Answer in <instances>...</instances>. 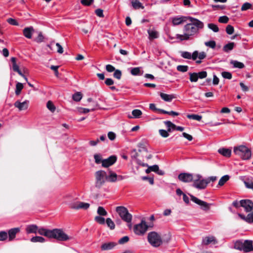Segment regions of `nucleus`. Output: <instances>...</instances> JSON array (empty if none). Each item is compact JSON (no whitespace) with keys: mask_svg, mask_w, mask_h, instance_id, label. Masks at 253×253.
Returning a JSON list of instances; mask_svg holds the SVG:
<instances>
[{"mask_svg":"<svg viewBox=\"0 0 253 253\" xmlns=\"http://www.w3.org/2000/svg\"><path fill=\"white\" fill-rule=\"evenodd\" d=\"M94 158L95 160V162L96 164H102V159L101 158V156L100 154H96L94 155Z\"/></svg>","mask_w":253,"mask_h":253,"instance_id":"obj_55","label":"nucleus"},{"mask_svg":"<svg viewBox=\"0 0 253 253\" xmlns=\"http://www.w3.org/2000/svg\"><path fill=\"white\" fill-rule=\"evenodd\" d=\"M147 239L149 244L154 247H158L163 243L161 236L155 231L150 232L148 234Z\"/></svg>","mask_w":253,"mask_h":253,"instance_id":"obj_3","label":"nucleus"},{"mask_svg":"<svg viewBox=\"0 0 253 253\" xmlns=\"http://www.w3.org/2000/svg\"><path fill=\"white\" fill-rule=\"evenodd\" d=\"M25 230L27 234H37L38 230V226L35 224L28 225L26 227Z\"/></svg>","mask_w":253,"mask_h":253,"instance_id":"obj_19","label":"nucleus"},{"mask_svg":"<svg viewBox=\"0 0 253 253\" xmlns=\"http://www.w3.org/2000/svg\"><path fill=\"white\" fill-rule=\"evenodd\" d=\"M159 110L161 113L165 114H168V115H172V116H178L179 115V113H178L176 112H174L173 111L168 112V111H165V110H162V109H159Z\"/></svg>","mask_w":253,"mask_h":253,"instance_id":"obj_51","label":"nucleus"},{"mask_svg":"<svg viewBox=\"0 0 253 253\" xmlns=\"http://www.w3.org/2000/svg\"><path fill=\"white\" fill-rule=\"evenodd\" d=\"M35 32V30L32 26L26 27L23 30L24 36L27 39H31L32 34Z\"/></svg>","mask_w":253,"mask_h":253,"instance_id":"obj_18","label":"nucleus"},{"mask_svg":"<svg viewBox=\"0 0 253 253\" xmlns=\"http://www.w3.org/2000/svg\"><path fill=\"white\" fill-rule=\"evenodd\" d=\"M72 98L75 101H80L82 98V93L80 92H78L74 94L72 96Z\"/></svg>","mask_w":253,"mask_h":253,"instance_id":"obj_42","label":"nucleus"},{"mask_svg":"<svg viewBox=\"0 0 253 253\" xmlns=\"http://www.w3.org/2000/svg\"><path fill=\"white\" fill-rule=\"evenodd\" d=\"M50 238L55 239L60 241H66L71 239L67 234H66L61 229H53L51 230Z\"/></svg>","mask_w":253,"mask_h":253,"instance_id":"obj_4","label":"nucleus"},{"mask_svg":"<svg viewBox=\"0 0 253 253\" xmlns=\"http://www.w3.org/2000/svg\"><path fill=\"white\" fill-rule=\"evenodd\" d=\"M249 9H253V8H252V4L249 3V2H245L244 3L242 6V7H241V10L242 11H245V10H247Z\"/></svg>","mask_w":253,"mask_h":253,"instance_id":"obj_48","label":"nucleus"},{"mask_svg":"<svg viewBox=\"0 0 253 253\" xmlns=\"http://www.w3.org/2000/svg\"><path fill=\"white\" fill-rule=\"evenodd\" d=\"M94 0H81V3L84 6H89L93 2Z\"/></svg>","mask_w":253,"mask_h":253,"instance_id":"obj_59","label":"nucleus"},{"mask_svg":"<svg viewBox=\"0 0 253 253\" xmlns=\"http://www.w3.org/2000/svg\"><path fill=\"white\" fill-rule=\"evenodd\" d=\"M148 33L149 34V38L150 40L157 39L159 37V33L154 30H148Z\"/></svg>","mask_w":253,"mask_h":253,"instance_id":"obj_27","label":"nucleus"},{"mask_svg":"<svg viewBox=\"0 0 253 253\" xmlns=\"http://www.w3.org/2000/svg\"><path fill=\"white\" fill-rule=\"evenodd\" d=\"M191 200L196 204L200 205L204 210H209L210 208L209 204L206 202L202 201L193 195H190Z\"/></svg>","mask_w":253,"mask_h":253,"instance_id":"obj_12","label":"nucleus"},{"mask_svg":"<svg viewBox=\"0 0 253 253\" xmlns=\"http://www.w3.org/2000/svg\"><path fill=\"white\" fill-rule=\"evenodd\" d=\"M131 3L132 7L135 9L144 8L142 4L138 0H131Z\"/></svg>","mask_w":253,"mask_h":253,"instance_id":"obj_26","label":"nucleus"},{"mask_svg":"<svg viewBox=\"0 0 253 253\" xmlns=\"http://www.w3.org/2000/svg\"><path fill=\"white\" fill-rule=\"evenodd\" d=\"M20 229L19 227L13 228L9 229L7 233L9 241H11L14 240L16 237V235L20 232Z\"/></svg>","mask_w":253,"mask_h":253,"instance_id":"obj_16","label":"nucleus"},{"mask_svg":"<svg viewBox=\"0 0 253 253\" xmlns=\"http://www.w3.org/2000/svg\"><path fill=\"white\" fill-rule=\"evenodd\" d=\"M106 222L107 225V226L109 228H110V229L111 230H113L115 229V223L111 218H107L106 220Z\"/></svg>","mask_w":253,"mask_h":253,"instance_id":"obj_37","label":"nucleus"},{"mask_svg":"<svg viewBox=\"0 0 253 253\" xmlns=\"http://www.w3.org/2000/svg\"><path fill=\"white\" fill-rule=\"evenodd\" d=\"M176 69L179 72H185L188 70V67L185 65H178Z\"/></svg>","mask_w":253,"mask_h":253,"instance_id":"obj_52","label":"nucleus"},{"mask_svg":"<svg viewBox=\"0 0 253 253\" xmlns=\"http://www.w3.org/2000/svg\"><path fill=\"white\" fill-rule=\"evenodd\" d=\"M106 70L107 72L110 73L116 70L115 67L110 64H108L106 66Z\"/></svg>","mask_w":253,"mask_h":253,"instance_id":"obj_63","label":"nucleus"},{"mask_svg":"<svg viewBox=\"0 0 253 253\" xmlns=\"http://www.w3.org/2000/svg\"><path fill=\"white\" fill-rule=\"evenodd\" d=\"M229 179V176L228 175H225L222 176L219 180L218 185L222 186Z\"/></svg>","mask_w":253,"mask_h":253,"instance_id":"obj_40","label":"nucleus"},{"mask_svg":"<svg viewBox=\"0 0 253 253\" xmlns=\"http://www.w3.org/2000/svg\"><path fill=\"white\" fill-rule=\"evenodd\" d=\"M229 21V18L226 16L219 17L218 22L221 23H227Z\"/></svg>","mask_w":253,"mask_h":253,"instance_id":"obj_56","label":"nucleus"},{"mask_svg":"<svg viewBox=\"0 0 253 253\" xmlns=\"http://www.w3.org/2000/svg\"><path fill=\"white\" fill-rule=\"evenodd\" d=\"M198 51L196 50L191 54L190 52L188 51H183L181 52V56L185 59H192L193 60H196L198 57Z\"/></svg>","mask_w":253,"mask_h":253,"instance_id":"obj_14","label":"nucleus"},{"mask_svg":"<svg viewBox=\"0 0 253 253\" xmlns=\"http://www.w3.org/2000/svg\"><path fill=\"white\" fill-rule=\"evenodd\" d=\"M192 186L198 189H204L207 186V182L200 174H196L193 180Z\"/></svg>","mask_w":253,"mask_h":253,"instance_id":"obj_7","label":"nucleus"},{"mask_svg":"<svg viewBox=\"0 0 253 253\" xmlns=\"http://www.w3.org/2000/svg\"><path fill=\"white\" fill-rule=\"evenodd\" d=\"M240 206L244 208L247 212L251 211L253 209V202L248 199L240 201Z\"/></svg>","mask_w":253,"mask_h":253,"instance_id":"obj_9","label":"nucleus"},{"mask_svg":"<svg viewBox=\"0 0 253 253\" xmlns=\"http://www.w3.org/2000/svg\"><path fill=\"white\" fill-rule=\"evenodd\" d=\"M106 180L111 182H116L117 181V174L114 172L110 171L109 174L108 175H106Z\"/></svg>","mask_w":253,"mask_h":253,"instance_id":"obj_24","label":"nucleus"},{"mask_svg":"<svg viewBox=\"0 0 253 253\" xmlns=\"http://www.w3.org/2000/svg\"><path fill=\"white\" fill-rule=\"evenodd\" d=\"M230 64L235 68L243 69L245 67L243 63L237 60H231Z\"/></svg>","mask_w":253,"mask_h":253,"instance_id":"obj_28","label":"nucleus"},{"mask_svg":"<svg viewBox=\"0 0 253 253\" xmlns=\"http://www.w3.org/2000/svg\"><path fill=\"white\" fill-rule=\"evenodd\" d=\"M95 187L100 188L105 183L106 180V172L104 170L97 171L95 173Z\"/></svg>","mask_w":253,"mask_h":253,"instance_id":"obj_8","label":"nucleus"},{"mask_svg":"<svg viewBox=\"0 0 253 253\" xmlns=\"http://www.w3.org/2000/svg\"><path fill=\"white\" fill-rule=\"evenodd\" d=\"M160 134L164 138H166L169 136V133L168 131L165 129H160L159 130Z\"/></svg>","mask_w":253,"mask_h":253,"instance_id":"obj_61","label":"nucleus"},{"mask_svg":"<svg viewBox=\"0 0 253 253\" xmlns=\"http://www.w3.org/2000/svg\"><path fill=\"white\" fill-rule=\"evenodd\" d=\"M51 230L45 229L42 227H38L37 233H38L41 235H43L50 238Z\"/></svg>","mask_w":253,"mask_h":253,"instance_id":"obj_20","label":"nucleus"},{"mask_svg":"<svg viewBox=\"0 0 253 253\" xmlns=\"http://www.w3.org/2000/svg\"><path fill=\"white\" fill-rule=\"evenodd\" d=\"M46 107L51 112H54L55 110V107L51 101L47 102Z\"/></svg>","mask_w":253,"mask_h":253,"instance_id":"obj_47","label":"nucleus"},{"mask_svg":"<svg viewBox=\"0 0 253 253\" xmlns=\"http://www.w3.org/2000/svg\"><path fill=\"white\" fill-rule=\"evenodd\" d=\"M218 152L219 154L226 157H230L231 154V150L229 149L226 148L219 149H218Z\"/></svg>","mask_w":253,"mask_h":253,"instance_id":"obj_25","label":"nucleus"},{"mask_svg":"<svg viewBox=\"0 0 253 253\" xmlns=\"http://www.w3.org/2000/svg\"><path fill=\"white\" fill-rule=\"evenodd\" d=\"M150 169L151 171H154L156 172L159 175H162L164 174V171L161 170H159V168L158 165H155L152 166H150Z\"/></svg>","mask_w":253,"mask_h":253,"instance_id":"obj_30","label":"nucleus"},{"mask_svg":"<svg viewBox=\"0 0 253 253\" xmlns=\"http://www.w3.org/2000/svg\"><path fill=\"white\" fill-rule=\"evenodd\" d=\"M205 44L207 46L210 47L211 48H214L216 46V43L214 41H210L205 42Z\"/></svg>","mask_w":253,"mask_h":253,"instance_id":"obj_54","label":"nucleus"},{"mask_svg":"<svg viewBox=\"0 0 253 253\" xmlns=\"http://www.w3.org/2000/svg\"><path fill=\"white\" fill-rule=\"evenodd\" d=\"M253 251V242L250 240H245L243 242V250L245 253Z\"/></svg>","mask_w":253,"mask_h":253,"instance_id":"obj_17","label":"nucleus"},{"mask_svg":"<svg viewBox=\"0 0 253 253\" xmlns=\"http://www.w3.org/2000/svg\"><path fill=\"white\" fill-rule=\"evenodd\" d=\"M38 37L34 39V41L38 43H41L44 41V37L42 35V32L39 31L37 32Z\"/></svg>","mask_w":253,"mask_h":253,"instance_id":"obj_31","label":"nucleus"},{"mask_svg":"<svg viewBox=\"0 0 253 253\" xmlns=\"http://www.w3.org/2000/svg\"><path fill=\"white\" fill-rule=\"evenodd\" d=\"M235 46V43L233 42H229L223 47V50L225 52H229L231 51Z\"/></svg>","mask_w":253,"mask_h":253,"instance_id":"obj_29","label":"nucleus"},{"mask_svg":"<svg viewBox=\"0 0 253 253\" xmlns=\"http://www.w3.org/2000/svg\"><path fill=\"white\" fill-rule=\"evenodd\" d=\"M138 147L139 148V151L142 152V151H147V148H146V143L145 142H140L138 144Z\"/></svg>","mask_w":253,"mask_h":253,"instance_id":"obj_44","label":"nucleus"},{"mask_svg":"<svg viewBox=\"0 0 253 253\" xmlns=\"http://www.w3.org/2000/svg\"><path fill=\"white\" fill-rule=\"evenodd\" d=\"M90 206L89 204L79 201L78 208L79 209L87 210Z\"/></svg>","mask_w":253,"mask_h":253,"instance_id":"obj_38","label":"nucleus"},{"mask_svg":"<svg viewBox=\"0 0 253 253\" xmlns=\"http://www.w3.org/2000/svg\"><path fill=\"white\" fill-rule=\"evenodd\" d=\"M130 73L133 76H138L142 75L140 67H135L131 69Z\"/></svg>","mask_w":253,"mask_h":253,"instance_id":"obj_33","label":"nucleus"},{"mask_svg":"<svg viewBox=\"0 0 253 253\" xmlns=\"http://www.w3.org/2000/svg\"><path fill=\"white\" fill-rule=\"evenodd\" d=\"M142 114L141 111L139 109H134L132 111V115L134 118H139Z\"/></svg>","mask_w":253,"mask_h":253,"instance_id":"obj_41","label":"nucleus"},{"mask_svg":"<svg viewBox=\"0 0 253 253\" xmlns=\"http://www.w3.org/2000/svg\"><path fill=\"white\" fill-rule=\"evenodd\" d=\"M189 16H178L171 18V22L173 26L183 24L189 19Z\"/></svg>","mask_w":253,"mask_h":253,"instance_id":"obj_11","label":"nucleus"},{"mask_svg":"<svg viewBox=\"0 0 253 253\" xmlns=\"http://www.w3.org/2000/svg\"><path fill=\"white\" fill-rule=\"evenodd\" d=\"M30 241L33 243L40 242V243H43L45 241V240L44 238L41 236H35L32 237Z\"/></svg>","mask_w":253,"mask_h":253,"instance_id":"obj_32","label":"nucleus"},{"mask_svg":"<svg viewBox=\"0 0 253 253\" xmlns=\"http://www.w3.org/2000/svg\"><path fill=\"white\" fill-rule=\"evenodd\" d=\"M28 100H25L23 102H20L19 101H16L14 105L16 108H17L19 111L26 110L28 108Z\"/></svg>","mask_w":253,"mask_h":253,"instance_id":"obj_15","label":"nucleus"},{"mask_svg":"<svg viewBox=\"0 0 253 253\" xmlns=\"http://www.w3.org/2000/svg\"><path fill=\"white\" fill-rule=\"evenodd\" d=\"M97 212L100 216H106L107 215V212L102 207H99L98 208Z\"/></svg>","mask_w":253,"mask_h":253,"instance_id":"obj_39","label":"nucleus"},{"mask_svg":"<svg viewBox=\"0 0 253 253\" xmlns=\"http://www.w3.org/2000/svg\"><path fill=\"white\" fill-rule=\"evenodd\" d=\"M117 161V157L115 155H112L106 159H103L102 161V166L104 168H108L113 165Z\"/></svg>","mask_w":253,"mask_h":253,"instance_id":"obj_13","label":"nucleus"},{"mask_svg":"<svg viewBox=\"0 0 253 253\" xmlns=\"http://www.w3.org/2000/svg\"><path fill=\"white\" fill-rule=\"evenodd\" d=\"M234 153L243 160H248L252 156L250 149L244 145H240L234 148Z\"/></svg>","mask_w":253,"mask_h":253,"instance_id":"obj_2","label":"nucleus"},{"mask_svg":"<svg viewBox=\"0 0 253 253\" xmlns=\"http://www.w3.org/2000/svg\"><path fill=\"white\" fill-rule=\"evenodd\" d=\"M121 218L127 223H130L132 220V215L128 212L127 209L123 206L117 207L116 209Z\"/></svg>","mask_w":253,"mask_h":253,"instance_id":"obj_5","label":"nucleus"},{"mask_svg":"<svg viewBox=\"0 0 253 253\" xmlns=\"http://www.w3.org/2000/svg\"><path fill=\"white\" fill-rule=\"evenodd\" d=\"M248 223H253V211L248 214Z\"/></svg>","mask_w":253,"mask_h":253,"instance_id":"obj_64","label":"nucleus"},{"mask_svg":"<svg viewBox=\"0 0 253 253\" xmlns=\"http://www.w3.org/2000/svg\"><path fill=\"white\" fill-rule=\"evenodd\" d=\"M187 117L189 119H193L198 121H200L202 118L201 116L196 114H188L187 115Z\"/></svg>","mask_w":253,"mask_h":253,"instance_id":"obj_36","label":"nucleus"},{"mask_svg":"<svg viewBox=\"0 0 253 253\" xmlns=\"http://www.w3.org/2000/svg\"><path fill=\"white\" fill-rule=\"evenodd\" d=\"M23 88V85L22 83H17L16 84L15 94L16 95H19L22 89Z\"/></svg>","mask_w":253,"mask_h":253,"instance_id":"obj_34","label":"nucleus"},{"mask_svg":"<svg viewBox=\"0 0 253 253\" xmlns=\"http://www.w3.org/2000/svg\"><path fill=\"white\" fill-rule=\"evenodd\" d=\"M11 61L12 63V69H13V70L15 72L18 71L19 68V66L16 64V59L15 57H12L11 58Z\"/></svg>","mask_w":253,"mask_h":253,"instance_id":"obj_43","label":"nucleus"},{"mask_svg":"<svg viewBox=\"0 0 253 253\" xmlns=\"http://www.w3.org/2000/svg\"><path fill=\"white\" fill-rule=\"evenodd\" d=\"M190 80L191 82H196L198 80V77L197 73H190Z\"/></svg>","mask_w":253,"mask_h":253,"instance_id":"obj_46","label":"nucleus"},{"mask_svg":"<svg viewBox=\"0 0 253 253\" xmlns=\"http://www.w3.org/2000/svg\"><path fill=\"white\" fill-rule=\"evenodd\" d=\"M113 76L114 78L118 79V80H120L121 78V77H122V72L120 70H116L115 71H114V74H113Z\"/></svg>","mask_w":253,"mask_h":253,"instance_id":"obj_57","label":"nucleus"},{"mask_svg":"<svg viewBox=\"0 0 253 253\" xmlns=\"http://www.w3.org/2000/svg\"><path fill=\"white\" fill-rule=\"evenodd\" d=\"M217 242L213 236L206 237L203 238L202 243L204 245H208L211 243L215 244Z\"/></svg>","mask_w":253,"mask_h":253,"instance_id":"obj_22","label":"nucleus"},{"mask_svg":"<svg viewBox=\"0 0 253 253\" xmlns=\"http://www.w3.org/2000/svg\"><path fill=\"white\" fill-rule=\"evenodd\" d=\"M221 75L223 78L225 79H231L232 78V74L230 72L224 71L222 72Z\"/></svg>","mask_w":253,"mask_h":253,"instance_id":"obj_60","label":"nucleus"},{"mask_svg":"<svg viewBox=\"0 0 253 253\" xmlns=\"http://www.w3.org/2000/svg\"><path fill=\"white\" fill-rule=\"evenodd\" d=\"M160 95L164 101L167 102H170L175 98L174 94H168L162 92L160 93Z\"/></svg>","mask_w":253,"mask_h":253,"instance_id":"obj_23","label":"nucleus"},{"mask_svg":"<svg viewBox=\"0 0 253 253\" xmlns=\"http://www.w3.org/2000/svg\"><path fill=\"white\" fill-rule=\"evenodd\" d=\"M208 27L209 29L213 31L214 32H217L219 31V28L217 26L213 23H209L208 24Z\"/></svg>","mask_w":253,"mask_h":253,"instance_id":"obj_45","label":"nucleus"},{"mask_svg":"<svg viewBox=\"0 0 253 253\" xmlns=\"http://www.w3.org/2000/svg\"><path fill=\"white\" fill-rule=\"evenodd\" d=\"M95 220L100 224H104L105 223V218L101 216H97L95 217Z\"/></svg>","mask_w":253,"mask_h":253,"instance_id":"obj_53","label":"nucleus"},{"mask_svg":"<svg viewBox=\"0 0 253 253\" xmlns=\"http://www.w3.org/2000/svg\"><path fill=\"white\" fill-rule=\"evenodd\" d=\"M194 177L192 174L185 172L181 173L178 176L179 180L185 183H189L192 181Z\"/></svg>","mask_w":253,"mask_h":253,"instance_id":"obj_10","label":"nucleus"},{"mask_svg":"<svg viewBox=\"0 0 253 253\" xmlns=\"http://www.w3.org/2000/svg\"><path fill=\"white\" fill-rule=\"evenodd\" d=\"M116 245L114 242L105 243L102 245L101 249L103 251L110 250L112 249Z\"/></svg>","mask_w":253,"mask_h":253,"instance_id":"obj_21","label":"nucleus"},{"mask_svg":"<svg viewBox=\"0 0 253 253\" xmlns=\"http://www.w3.org/2000/svg\"><path fill=\"white\" fill-rule=\"evenodd\" d=\"M234 29L232 26L230 25H227L226 28V32L228 34L231 35L234 33Z\"/></svg>","mask_w":253,"mask_h":253,"instance_id":"obj_58","label":"nucleus"},{"mask_svg":"<svg viewBox=\"0 0 253 253\" xmlns=\"http://www.w3.org/2000/svg\"><path fill=\"white\" fill-rule=\"evenodd\" d=\"M198 78L204 79L207 76V73L206 71H202L197 73Z\"/></svg>","mask_w":253,"mask_h":253,"instance_id":"obj_62","label":"nucleus"},{"mask_svg":"<svg viewBox=\"0 0 253 253\" xmlns=\"http://www.w3.org/2000/svg\"><path fill=\"white\" fill-rule=\"evenodd\" d=\"M234 248L238 250L243 251V242L240 241H236L234 244Z\"/></svg>","mask_w":253,"mask_h":253,"instance_id":"obj_35","label":"nucleus"},{"mask_svg":"<svg viewBox=\"0 0 253 253\" xmlns=\"http://www.w3.org/2000/svg\"><path fill=\"white\" fill-rule=\"evenodd\" d=\"M164 123L167 127H170L172 130L175 129L176 126L172 123L170 121H165Z\"/></svg>","mask_w":253,"mask_h":253,"instance_id":"obj_50","label":"nucleus"},{"mask_svg":"<svg viewBox=\"0 0 253 253\" xmlns=\"http://www.w3.org/2000/svg\"><path fill=\"white\" fill-rule=\"evenodd\" d=\"M8 238L7 233L5 231H0V241H3Z\"/></svg>","mask_w":253,"mask_h":253,"instance_id":"obj_49","label":"nucleus"},{"mask_svg":"<svg viewBox=\"0 0 253 253\" xmlns=\"http://www.w3.org/2000/svg\"><path fill=\"white\" fill-rule=\"evenodd\" d=\"M148 226L145 220H142L139 223L134 225L133 232L139 236L144 235L148 230Z\"/></svg>","mask_w":253,"mask_h":253,"instance_id":"obj_6","label":"nucleus"},{"mask_svg":"<svg viewBox=\"0 0 253 253\" xmlns=\"http://www.w3.org/2000/svg\"><path fill=\"white\" fill-rule=\"evenodd\" d=\"M190 23L187 24L183 28V34L177 35V38L181 41L188 40L190 39V37L197 34L199 29H202L204 27V23L199 20L189 17V19Z\"/></svg>","mask_w":253,"mask_h":253,"instance_id":"obj_1","label":"nucleus"}]
</instances>
